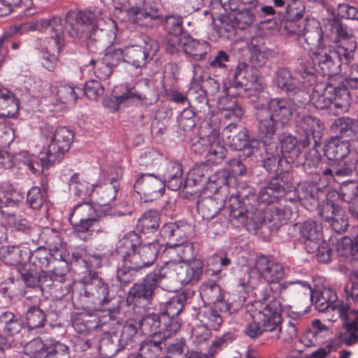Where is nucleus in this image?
Returning a JSON list of instances; mask_svg holds the SVG:
<instances>
[{"mask_svg": "<svg viewBox=\"0 0 358 358\" xmlns=\"http://www.w3.org/2000/svg\"><path fill=\"white\" fill-rule=\"evenodd\" d=\"M169 272L166 262L159 268L155 269L153 271L149 273L144 278L143 282L154 292L155 289L160 287L162 289V281L164 280H169Z\"/></svg>", "mask_w": 358, "mask_h": 358, "instance_id": "54", "label": "nucleus"}, {"mask_svg": "<svg viewBox=\"0 0 358 358\" xmlns=\"http://www.w3.org/2000/svg\"><path fill=\"white\" fill-rule=\"evenodd\" d=\"M257 271L259 276L262 278L268 284V287L265 289L262 293V298L266 293L271 296H276L278 285H281V280L285 276V271L282 265L267 256L262 255L257 258L255 267L252 269V272Z\"/></svg>", "mask_w": 358, "mask_h": 358, "instance_id": "13", "label": "nucleus"}, {"mask_svg": "<svg viewBox=\"0 0 358 358\" xmlns=\"http://www.w3.org/2000/svg\"><path fill=\"white\" fill-rule=\"evenodd\" d=\"M200 136L192 140L191 150L199 155H205L209 164H218L225 157L227 150L222 145L220 138V130L208 126L201 128Z\"/></svg>", "mask_w": 358, "mask_h": 358, "instance_id": "8", "label": "nucleus"}, {"mask_svg": "<svg viewBox=\"0 0 358 358\" xmlns=\"http://www.w3.org/2000/svg\"><path fill=\"white\" fill-rule=\"evenodd\" d=\"M6 220L7 224L17 231L31 236L35 231V225L23 215L9 214Z\"/></svg>", "mask_w": 358, "mask_h": 358, "instance_id": "57", "label": "nucleus"}, {"mask_svg": "<svg viewBox=\"0 0 358 358\" xmlns=\"http://www.w3.org/2000/svg\"><path fill=\"white\" fill-rule=\"evenodd\" d=\"M320 193V188L317 184L310 182H303L299 183L298 187L294 191L286 192V199L289 201L294 203L295 201H299L302 206L308 208L306 202L310 201V206L318 205V196Z\"/></svg>", "mask_w": 358, "mask_h": 358, "instance_id": "22", "label": "nucleus"}, {"mask_svg": "<svg viewBox=\"0 0 358 358\" xmlns=\"http://www.w3.org/2000/svg\"><path fill=\"white\" fill-rule=\"evenodd\" d=\"M126 12L136 20H158L159 10L156 7L148 4L147 0H127Z\"/></svg>", "mask_w": 358, "mask_h": 358, "instance_id": "32", "label": "nucleus"}, {"mask_svg": "<svg viewBox=\"0 0 358 358\" xmlns=\"http://www.w3.org/2000/svg\"><path fill=\"white\" fill-rule=\"evenodd\" d=\"M116 252L135 269L143 270L153 265L159 252L158 242L143 243L141 237L135 231H129L116 245Z\"/></svg>", "mask_w": 358, "mask_h": 358, "instance_id": "3", "label": "nucleus"}, {"mask_svg": "<svg viewBox=\"0 0 358 358\" xmlns=\"http://www.w3.org/2000/svg\"><path fill=\"white\" fill-rule=\"evenodd\" d=\"M245 310L252 322L247 324L244 332L252 339L260 337L264 331H275L282 323V303L268 293L261 299L248 303Z\"/></svg>", "mask_w": 358, "mask_h": 358, "instance_id": "2", "label": "nucleus"}, {"mask_svg": "<svg viewBox=\"0 0 358 358\" xmlns=\"http://www.w3.org/2000/svg\"><path fill=\"white\" fill-rule=\"evenodd\" d=\"M169 280L179 282L181 285L196 283L201 277L203 269L200 265L194 266L189 263L166 262Z\"/></svg>", "mask_w": 358, "mask_h": 358, "instance_id": "19", "label": "nucleus"}, {"mask_svg": "<svg viewBox=\"0 0 358 358\" xmlns=\"http://www.w3.org/2000/svg\"><path fill=\"white\" fill-rule=\"evenodd\" d=\"M37 24L41 29H50V38L54 41L57 50L59 51L64 44L62 17L53 16L50 19H41Z\"/></svg>", "mask_w": 358, "mask_h": 358, "instance_id": "37", "label": "nucleus"}, {"mask_svg": "<svg viewBox=\"0 0 358 358\" xmlns=\"http://www.w3.org/2000/svg\"><path fill=\"white\" fill-rule=\"evenodd\" d=\"M164 29L168 34H184L183 31V19L180 15H168L164 19L161 20Z\"/></svg>", "mask_w": 358, "mask_h": 358, "instance_id": "63", "label": "nucleus"}, {"mask_svg": "<svg viewBox=\"0 0 358 358\" xmlns=\"http://www.w3.org/2000/svg\"><path fill=\"white\" fill-rule=\"evenodd\" d=\"M349 306L343 301L334 300L327 301L324 308L320 309L324 313L327 320L336 322L338 319L348 320L349 319Z\"/></svg>", "mask_w": 358, "mask_h": 358, "instance_id": "47", "label": "nucleus"}, {"mask_svg": "<svg viewBox=\"0 0 358 358\" xmlns=\"http://www.w3.org/2000/svg\"><path fill=\"white\" fill-rule=\"evenodd\" d=\"M262 90L259 69L245 63H239L237 65L233 83L224 88L226 94L232 98L239 96L242 91L259 92Z\"/></svg>", "mask_w": 358, "mask_h": 358, "instance_id": "11", "label": "nucleus"}, {"mask_svg": "<svg viewBox=\"0 0 358 358\" xmlns=\"http://www.w3.org/2000/svg\"><path fill=\"white\" fill-rule=\"evenodd\" d=\"M83 94V90L73 84L60 85L57 87V97L62 103H73Z\"/></svg>", "mask_w": 358, "mask_h": 358, "instance_id": "56", "label": "nucleus"}, {"mask_svg": "<svg viewBox=\"0 0 358 358\" xmlns=\"http://www.w3.org/2000/svg\"><path fill=\"white\" fill-rule=\"evenodd\" d=\"M262 143L265 147L266 157L262 161L263 166L269 173H276L275 176L282 173H287L282 171V159H283L279 152L278 144L271 140H266V137L261 136Z\"/></svg>", "mask_w": 358, "mask_h": 358, "instance_id": "28", "label": "nucleus"}, {"mask_svg": "<svg viewBox=\"0 0 358 358\" xmlns=\"http://www.w3.org/2000/svg\"><path fill=\"white\" fill-rule=\"evenodd\" d=\"M209 168L207 165L199 164L196 165L188 173L187 178L185 182H187V187L193 185H204L208 183V178L209 177Z\"/></svg>", "mask_w": 358, "mask_h": 358, "instance_id": "58", "label": "nucleus"}, {"mask_svg": "<svg viewBox=\"0 0 358 358\" xmlns=\"http://www.w3.org/2000/svg\"><path fill=\"white\" fill-rule=\"evenodd\" d=\"M119 189V179L113 178L109 182L96 185L92 198L99 206H108L117 198Z\"/></svg>", "mask_w": 358, "mask_h": 358, "instance_id": "26", "label": "nucleus"}, {"mask_svg": "<svg viewBox=\"0 0 358 358\" xmlns=\"http://www.w3.org/2000/svg\"><path fill=\"white\" fill-rule=\"evenodd\" d=\"M58 259L57 253L48 250L46 247L40 246L32 251L30 264L36 271L45 273V270Z\"/></svg>", "mask_w": 358, "mask_h": 358, "instance_id": "42", "label": "nucleus"}, {"mask_svg": "<svg viewBox=\"0 0 358 358\" xmlns=\"http://www.w3.org/2000/svg\"><path fill=\"white\" fill-rule=\"evenodd\" d=\"M210 51V45L208 41L194 38L188 33L185 34L183 52L192 59L203 60Z\"/></svg>", "mask_w": 358, "mask_h": 358, "instance_id": "33", "label": "nucleus"}, {"mask_svg": "<svg viewBox=\"0 0 358 358\" xmlns=\"http://www.w3.org/2000/svg\"><path fill=\"white\" fill-rule=\"evenodd\" d=\"M20 101L7 87L0 85V117H14L19 112Z\"/></svg>", "mask_w": 358, "mask_h": 358, "instance_id": "36", "label": "nucleus"}, {"mask_svg": "<svg viewBox=\"0 0 358 358\" xmlns=\"http://www.w3.org/2000/svg\"><path fill=\"white\" fill-rule=\"evenodd\" d=\"M296 131L303 138L301 139L303 148L308 147L313 141L317 145L323 134V125L320 120L310 114L298 115L296 120Z\"/></svg>", "mask_w": 358, "mask_h": 358, "instance_id": "16", "label": "nucleus"}, {"mask_svg": "<svg viewBox=\"0 0 358 358\" xmlns=\"http://www.w3.org/2000/svg\"><path fill=\"white\" fill-rule=\"evenodd\" d=\"M278 144L280 145L279 150L280 156L285 160L286 163H294L299 157L301 152L302 145L301 140L289 134H282L278 138Z\"/></svg>", "mask_w": 358, "mask_h": 358, "instance_id": "31", "label": "nucleus"}, {"mask_svg": "<svg viewBox=\"0 0 358 358\" xmlns=\"http://www.w3.org/2000/svg\"><path fill=\"white\" fill-rule=\"evenodd\" d=\"M186 237L182 241L173 243L165 250V254L169 259L165 262L187 263L194 257V249L192 243L185 241Z\"/></svg>", "mask_w": 358, "mask_h": 358, "instance_id": "30", "label": "nucleus"}, {"mask_svg": "<svg viewBox=\"0 0 358 358\" xmlns=\"http://www.w3.org/2000/svg\"><path fill=\"white\" fill-rule=\"evenodd\" d=\"M294 112L292 102L285 98L270 99L265 108L257 114L260 136L271 140L277 130L278 125H285L290 120Z\"/></svg>", "mask_w": 358, "mask_h": 358, "instance_id": "4", "label": "nucleus"}, {"mask_svg": "<svg viewBox=\"0 0 358 358\" xmlns=\"http://www.w3.org/2000/svg\"><path fill=\"white\" fill-rule=\"evenodd\" d=\"M324 155L330 160H340L349 154L350 143L341 137L335 136L329 139L324 148Z\"/></svg>", "mask_w": 358, "mask_h": 358, "instance_id": "40", "label": "nucleus"}, {"mask_svg": "<svg viewBox=\"0 0 358 358\" xmlns=\"http://www.w3.org/2000/svg\"><path fill=\"white\" fill-rule=\"evenodd\" d=\"M226 196L213 194L212 196L201 198L197 203L198 213L204 220L214 218L225 206Z\"/></svg>", "mask_w": 358, "mask_h": 358, "instance_id": "29", "label": "nucleus"}, {"mask_svg": "<svg viewBox=\"0 0 358 358\" xmlns=\"http://www.w3.org/2000/svg\"><path fill=\"white\" fill-rule=\"evenodd\" d=\"M310 59L314 66L313 69L324 76H332L341 71V63L348 64L354 58V50H348L343 46L323 45L322 48L313 52Z\"/></svg>", "mask_w": 358, "mask_h": 358, "instance_id": "5", "label": "nucleus"}, {"mask_svg": "<svg viewBox=\"0 0 358 358\" xmlns=\"http://www.w3.org/2000/svg\"><path fill=\"white\" fill-rule=\"evenodd\" d=\"M298 43L304 49L309 50L310 55L323 45H326L322 27L311 26L308 22L306 29L299 38Z\"/></svg>", "mask_w": 358, "mask_h": 358, "instance_id": "27", "label": "nucleus"}, {"mask_svg": "<svg viewBox=\"0 0 358 358\" xmlns=\"http://www.w3.org/2000/svg\"><path fill=\"white\" fill-rule=\"evenodd\" d=\"M41 290L49 293L53 299L61 300L70 294L71 285L69 280H52V278L48 277L41 284Z\"/></svg>", "mask_w": 358, "mask_h": 358, "instance_id": "45", "label": "nucleus"}, {"mask_svg": "<svg viewBox=\"0 0 358 358\" xmlns=\"http://www.w3.org/2000/svg\"><path fill=\"white\" fill-rule=\"evenodd\" d=\"M163 341L157 338L143 342L139 348V355L143 358H157L162 351L161 345Z\"/></svg>", "mask_w": 358, "mask_h": 358, "instance_id": "60", "label": "nucleus"}, {"mask_svg": "<svg viewBox=\"0 0 358 358\" xmlns=\"http://www.w3.org/2000/svg\"><path fill=\"white\" fill-rule=\"evenodd\" d=\"M305 6L301 0H287L286 9L283 13L278 14L283 18L291 20H299L303 17Z\"/></svg>", "mask_w": 358, "mask_h": 358, "instance_id": "59", "label": "nucleus"}, {"mask_svg": "<svg viewBox=\"0 0 358 358\" xmlns=\"http://www.w3.org/2000/svg\"><path fill=\"white\" fill-rule=\"evenodd\" d=\"M318 214L338 234L344 233L349 226L345 211L332 200L329 199L320 204Z\"/></svg>", "mask_w": 358, "mask_h": 358, "instance_id": "17", "label": "nucleus"}, {"mask_svg": "<svg viewBox=\"0 0 358 358\" xmlns=\"http://www.w3.org/2000/svg\"><path fill=\"white\" fill-rule=\"evenodd\" d=\"M80 282L84 286V292L82 295V299L85 304L83 308H97L105 304L108 303L113 296L110 294L108 284L95 271H90L85 273Z\"/></svg>", "mask_w": 358, "mask_h": 358, "instance_id": "10", "label": "nucleus"}, {"mask_svg": "<svg viewBox=\"0 0 358 358\" xmlns=\"http://www.w3.org/2000/svg\"><path fill=\"white\" fill-rule=\"evenodd\" d=\"M40 240L48 248V250L57 253L59 259L64 258L62 239L59 231L52 228H45L40 234Z\"/></svg>", "mask_w": 358, "mask_h": 358, "instance_id": "46", "label": "nucleus"}, {"mask_svg": "<svg viewBox=\"0 0 358 358\" xmlns=\"http://www.w3.org/2000/svg\"><path fill=\"white\" fill-rule=\"evenodd\" d=\"M199 294L205 303L213 306L221 305L224 307V310L228 309V304L224 302L222 291L218 284L213 280L203 282L200 286Z\"/></svg>", "mask_w": 358, "mask_h": 358, "instance_id": "35", "label": "nucleus"}, {"mask_svg": "<svg viewBox=\"0 0 358 358\" xmlns=\"http://www.w3.org/2000/svg\"><path fill=\"white\" fill-rule=\"evenodd\" d=\"M336 199L345 202L348 205L349 210L355 204H358V182L356 181H350L348 183L343 184L341 187L340 192H333L327 194L326 201L329 199L334 201Z\"/></svg>", "mask_w": 358, "mask_h": 358, "instance_id": "38", "label": "nucleus"}, {"mask_svg": "<svg viewBox=\"0 0 358 358\" xmlns=\"http://www.w3.org/2000/svg\"><path fill=\"white\" fill-rule=\"evenodd\" d=\"M224 306L216 305L205 306L200 309L198 317L201 324L208 327L210 329L217 330L223 322L222 317L220 312L222 311Z\"/></svg>", "mask_w": 358, "mask_h": 358, "instance_id": "43", "label": "nucleus"}, {"mask_svg": "<svg viewBox=\"0 0 358 358\" xmlns=\"http://www.w3.org/2000/svg\"><path fill=\"white\" fill-rule=\"evenodd\" d=\"M229 8L235 13L234 20L239 29H243L250 26L255 20V15L249 8L237 6L234 0H229Z\"/></svg>", "mask_w": 358, "mask_h": 358, "instance_id": "52", "label": "nucleus"}, {"mask_svg": "<svg viewBox=\"0 0 358 358\" xmlns=\"http://www.w3.org/2000/svg\"><path fill=\"white\" fill-rule=\"evenodd\" d=\"M158 43L145 36L138 43L129 45L124 48V62L135 68L144 66L148 60L152 59L158 51Z\"/></svg>", "mask_w": 358, "mask_h": 358, "instance_id": "14", "label": "nucleus"}, {"mask_svg": "<svg viewBox=\"0 0 358 358\" xmlns=\"http://www.w3.org/2000/svg\"><path fill=\"white\" fill-rule=\"evenodd\" d=\"M70 189L73 194L80 198L85 199L91 196L94 192V185L90 184L85 176L78 173H74L69 180Z\"/></svg>", "mask_w": 358, "mask_h": 358, "instance_id": "49", "label": "nucleus"}, {"mask_svg": "<svg viewBox=\"0 0 358 358\" xmlns=\"http://www.w3.org/2000/svg\"><path fill=\"white\" fill-rule=\"evenodd\" d=\"M74 133L66 127H59L53 133L50 143L40 153L43 169L60 162L69 150L73 141Z\"/></svg>", "mask_w": 358, "mask_h": 358, "instance_id": "9", "label": "nucleus"}, {"mask_svg": "<svg viewBox=\"0 0 358 358\" xmlns=\"http://www.w3.org/2000/svg\"><path fill=\"white\" fill-rule=\"evenodd\" d=\"M45 193L39 187H32L27 194V205L34 210L40 209L45 201Z\"/></svg>", "mask_w": 358, "mask_h": 358, "instance_id": "64", "label": "nucleus"}, {"mask_svg": "<svg viewBox=\"0 0 358 358\" xmlns=\"http://www.w3.org/2000/svg\"><path fill=\"white\" fill-rule=\"evenodd\" d=\"M26 320L28 328L34 329L44 326L46 315L41 308L33 306L28 309Z\"/></svg>", "mask_w": 358, "mask_h": 358, "instance_id": "61", "label": "nucleus"}, {"mask_svg": "<svg viewBox=\"0 0 358 358\" xmlns=\"http://www.w3.org/2000/svg\"><path fill=\"white\" fill-rule=\"evenodd\" d=\"M186 300L184 294H179L173 296L168 302L160 304L159 313L166 317L164 321L169 324L166 331L167 336L176 334L180 329L181 324L178 316L182 311Z\"/></svg>", "mask_w": 358, "mask_h": 358, "instance_id": "18", "label": "nucleus"}, {"mask_svg": "<svg viewBox=\"0 0 358 358\" xmlns=\"http://www.w3.org/2000/svg\"><path fill=\"white\" fill-rule=\"evenodd\" d=\"M229 217L231 222H237L238 225H245L248 218L257 224H267L272 230L278 229L283 224L291 222L296 216V206L286 199V195L275 203L266 207L245 209L236 197L230 196Z\"/></svg>", "mask_w": 358, "mask_h": 358, "instance_id": "1", "label": "nucleus"}, {"mask_svg": "<svg viewBox=\"0 0 358 358\" xmlns=\"http://www.w3.org/2000/svg\"><path fill=\"white\" fill-rule=\"evenodd\" d=\"M160 235L169 241L167 244L170 245L185 238V230L176 222L165 223L160 229Z\"/></svg>", "mask_w": 358, "mask_h": 358, "instance_id": "53", "label": "nucleus"}, {"mask_svg": "<svg viewBox=\"0 0 358 358\" xmlns=\"http://www.w3.org/2000/svg\"><path fill=\"white\" fill-rule=\"evenodd\" d=\"M349 93L345 89L336 87L330 83H317L312 94V101L317 109L346 108Z\"/></svg>", "mask_w": 358, "mask_h": 358, "instance_id": "12", "label": "nucleus"}, {"mask_svg": "<svg viewBox=\"0 0 358 358\" xmlns=\"http://www.w3.org/2000/svg\"><path fill=\"white\" fill-rule=\"evenodd\" d=\"M138 327L139 324L138 321L130 319L126 322L125 324L123 326L119 339L120 344L123 347L131 345L137 334Z\"/></svg>", "mask_w": 358, "mask_h": 358, "instance_id": "62", "label": "nucleus"}, {"mask_svg": "<svg viewBox=\"0 0 358 358\" xmlns=\"http://www.w3.org/2000/svg\"><path fill=\"white\" fill-rule=\"evenodd\" d=\"M299 76L295 78L288 69L279 67L275 72L273 83L278 89L293 96L294 101L301 103L305 100H298L294 96L299 94L306 96V90L317 83V76L313 69H306L302 65L299 69Z\"/></svg>", "mask_w": 358, "mask_h": 358, "instance_id": "6", "label": "nucleus"}, {"mask_svg": "<svg viewBox=\"0 0 358 358\" xmlns=\"http://www.w3.org/2000/svg\"><path fill=\"white\" fill-rule=\"evenodd\" d=\"M299 233L305 240L315 243L322 238L321 224L315 220H308L301 224Z\"/></svg>", "mask_w": 358, "mask_h": 358, "instance_id": "55", "label": "nucleus"}, {"mask_svg": "<svg viewBox=\"0 0 358 358\" xmlns=\"http://www.w3.org/2000/svg\"><path fill=\"white\" fill-rule=\"evenodd\" d=\"M227 96L222 97L218 101V108L222 110V115L225 120L231 121L230 123L239 122L244 114L243 108L232 99Z\"/></svg>", "mask_w": 358, "mask_h": 358, "instance_id": "44", "label": "nucleus"}, {"mask_svg": "<svg viewBox=\"0 0 358 358\" xmlns=\"http://www.w3.org/2000/svg\"><path fill=\"white\" fill-rule=\"evenodd\" d=\"M291 185V175L289 173H282L271 179L268 184L261 189L257 200V206L266 207L275 203V201L285 196L286 191ZM254 208L255 206H252Z\"/></svg>", "mask_w": 358, "mask_h": 358, "instance_id": "15", "label": "nucleus"}, {"mask_svg": "<svg viewBox=\"0 0 358 358\" xmlns=\"http://www.w3.org/2000/svg\"><path fill=\"white\" fill-rule=\"evenodd\" d=\"M160 215L155 210L145 211L138 218L136 229L143 234L155 232L159 227Z\"/></svg>", "mask_w": 358, "mask_h": 358, "instance_id": "51", "label": "nucleus"}, {"mask_svg": "<svg viewBox=\"0 0 358 358\" xmlns=\"http://www.w3.org/2000/svg\"><path fill=\"white\" fill-rule=\"evenodd\" d=\"M306 173L310 175L323 176L331 173L329 164L322 160V156L315 149H312L306 154L302 164Z\"/></svg>", "mask_w": 358, "mask_h": 358, "instance_id": "34", "label": "nucleus"}, {"mask_svg": "<svg viewBox=\"0 0 358 358\" xmlns=\"http://www.w3.org/2000/svg\"><path fill=\"white\" fill-rule=\"evenodd\" d=\"M229 172L226 169L220 170L208 178L206 188L213 194L224 195L227 198L229 192Z\"/></svg>", "mask_w": 358, "mask_h": 358, "instance_id": "48", "label": "nucleus"}, {"mask_svg": "<svg viewBox=\"0 0 358 358\" xmlns=\"http://www.w3.org/2000/svg\"><path fill=\"white\" fill-rule=\"evenodd\" d=\"M134 188L138 194L143 195L147 201H152L162 196L165 185L162 180L150 173H141L136 179Z\"/></svg>", "mask_w": 358, "mask_h": 358, "instance_id": "20", "label": "nucleus"}, {"mask_svg": "<svg viewBox=\"0 0 358 358\" xmlns=\"http://www.w3.org/2000/svg\"><path fill=\"white\" fill-rule=\"evenodd\" d=\"M92 20L93 15L90 12L69 10L65 16L66 30L72 38H80Z\"/></svg>", "mask_w": 358, "mask_h": 358, "instance_id": "24", "label": "nucleus"}, {"mask_svg": "<svg viewBox=\"0 0 358 358\" xmlns=\"http://www.w3.org/2000/svg\"><path fill=\"white\" fill-rule=\"evenodd\" d=\"M72 259L78 264L83 265L87 268L86 273L90 271L100 268L101 266L102 258L99 255L87 253L84 249L78 250L71 254Z\"/></svg>", "mask_w": 358, "mask_h": 358, "instance_id": "50", "label": "nucleus"}, {"mask_svg": "<svg viewBox=\"0 0 358 358\" xmlns=\"http://www.w3.org/2000/svg\"><path fill=\"white\" fill-rule=\"evenodd\" d=\"M276 298L279 296L282 300L294 299H312L313 289L310 283L305 280L285 281L278 285Z\"/></svg>", "mask_w": 358, "mask_h": 358, "instance_id": "23", "label": "nucleus"}, {"mask_svg": "<svg viewBox=\"0 0 358 358\" xmlns=\"http://www.w3.org/2000/svg\"><path fill=\"white\" fill-rule=\"evenodd\" d=\"M161 176L163 183L169 189L177 191L181 187H187V182L183 178V170L182 165L178 162H166L162 169Z\"/></svg>", "mask_w": 358, "mask_h": 358, "instance_id": "25", "label": "nucleus"}, {"mask_svg": "<svg viewBox=\"0 0 358 358\" xmlns=\"http://www.w3.org/2000/svg\"><path fill=\"white\" fill-rule=\"evenodd\" d=\"M166 318L159 312L148 314L138 320L139 328L142 333L147 336L166 340L171 336H167L166 334V329H169L168 323L164 321Z\"/></svg>", "mask_w": 358, "mask_h": 358, "instance_id": "21", "label": "nucleus"}, {"mask_svg": "<svg viewBox=\"0 0 358 358\" xmlns=\"http://www.w3.org/2000/svg\"><path fill=\"white\" fill-rule=\"evenodd\" d=\"M154 292L143 282L134 284L129 289L127 301L134 306L144 308L150 303Z\"/></svg>", "mask_w": 358, "mask_h": 358, "instance_id": "41", "label": "nucleus"}, {"mask_svg": "<svg viewBox=\"0 0 358 358\" xmlns=\"http://www.w3.org/2000/svg\"><path fill=\"white\" fill-rule=\"evenodd\" d=\"M227 144L232 149L243 151L245 157H250L258 150L259 143L255 140L250 141L245 129L240 131L234 134L231 141H227Z\"/></svg>", "mask_w": 358, "mask_h": 358, "instance_id": "39", "label": "nucleus"}, {"mask_svg": "<svg viewBox=\"0 0 358 358\" xmlns=\"http://www.w3.org/2000/svg\"><path fill=\"white\" fill-rule=\"evenodd\" d=\"M69 220L75 235L85 241L101 230L97 211L91 202L76 204L71 210Z\"/></svg>", "mask_w": 358, "mask_h": 358, "instance_id": "7", "label": "nucleus"}]
</instances>
